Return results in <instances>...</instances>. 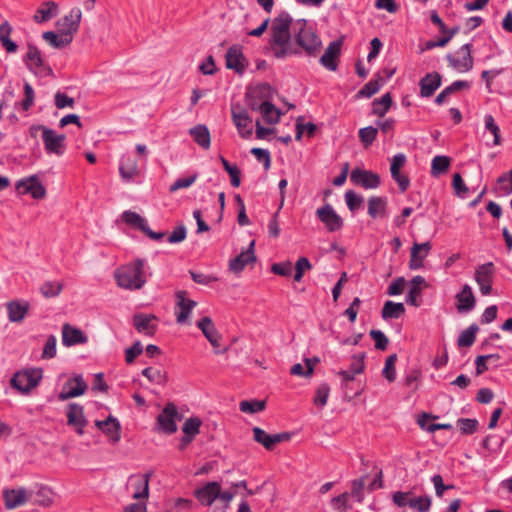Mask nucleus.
Returning <instances> with one entry per match:
<instances>
[{"label":"nucleus","mask_w":512,"mask_h":512,"mask_svg":"<svg viewBox=\"0 0 512 512\" xmlns=\"http://www.w3.org/2000/svg\"><path fill=\"white\" fill-rule=\"evenodd\" d=\"M45 150L48 154H55L62 156L65 152L66 136L64 134H57L51 128L44 129V135H42Z\"/></svg>","instance_id":"9b49d317"},{"label":"nucleus","mask_w":512,"mask_h":512,"mask_svg":"<svg viewBox=\"0 0 512 512\" xmlns=\"http://www.w3.org/2000/svg\"><path fill=\"white\" fill-rule=\"evenodd\" d=\"M152 320H157L153 314L136 313L133 316V325L139 333L153 336L157 330V325L152 324Z\"/></svg>","instance_id":"bb28decb"},{"label":"nucleus","mask_w":512,"mask_h":512,"mask_svg":"<svg viewBox=\"0 0 512 512\" xmlns=\"http://www.w3.org/2000/svg\"><path fill=\"white\" fill-rule=\"evenodd\" d=\"M252 431L254 441L261 444L266 450H273L272 434H268L260 427H253Z\"/></svg>","instance_id":"8fccbe9b"},{"label":"nucleus","mask_w":512,"mask_h":512,"mask_svg":"<svg viewBox=\"0 0 512 512\" xmlns=\"http://www.w3.org/2000/svg\"><path fill=\"white\" fill-rule=\"evenodd\" d=\"M430 20L431 22L436 25L439 29V32L445 36L452 34V38L459 33L460 26L456 25L452 28H448L447 25L444 23V21L439 16L438 12L436 10H432L430 12Z\"/></svg>","instance_id":"a18cd8bd"},{"label":"nucleus","mask_w":512,"mask_h":512,"mask_svg":"<svg viewBox=\"0 0 512 512\" xmlns=\"http://www.w3.org/2000/svg\"><path fill=\"white\" fill-rule=\"evenodd\" d=\"M29 502L33 505L49 507L53 503V492L47 486H40L36 491L29 490Z\"/></svg>","instance_id":"cd10ccee"},{"label":"nucleus","mask_w":512,"mask_h":512,"mask_svg":"<svg viewBox=\"0 0 512 512\" xmlns=\"http://www.w3.org/2000/svg\"><path fill=\"white\" fill-rule=\"evenodd\" d=\"M369 335L374 340V346L377 350L384 351L387 349L389 339L381 330L372 329Z\"/></svg>","instance_id":"0e129e2a"},{"label":"nucleus","mask_w":512,"mask_h":512,"mask_svg":"<svg viewBox=\"0 0 512 512\" xmlns=\"http://www.w3.org/2000/svg\"><path fill=\"white\" fill-rule=\"evenodd\" d=\"M5 506L7 509H14L26 502H29V490L21 487L18 489L5 490L3 493Z\"/></svg>","instance_id":"b1692460"},{"label":"nucleus","mask_w":512,"mask_h":512,"mask_svg":"<svg viewBox=\"0 0 512 512\" xmlns=\"http://www.w3.org/2000/svg\"><path fill=\"white\" fill-rule=\"evenodd\" d=\"M141 374L146 377L151 383L158 385H165L167 382V375L159 369L153 367H146L142 370Z\"/></svg>","instance_id":"09e8293b"},{"label":"nucleus","mask_w":512,"mask_h":512,"mask_svg":"<svg viewBox=\"0 0 512 512\" xmlns=\"http://www.w3.org/2000/svg\"><path fill=\"white\" fill-rule=\"evenodd\" d=\"M196 326L201 330L205 338L209 341L214 349L220 347L221 334L218 332L213 320L210 317H202L197 321ZM227 351L228 347H225L222 350H215L214 352L216 354H224Z\"/></svg>","instance_id":"6e6552de"},{"label":"nucleus","mask_w":512,"mask_h":512,"mask_svg":"<svg viewBox=\"0 0 512 512\" xmlns=\"http://www.w3.org/2000/svg\"><path fill=\"white\" fill-rule=\"evenodd\" d=\"M337 374L342 379L341 387L345 390L346 395L349 398L357 397L360 394L359 391H352V394L348 395V385H352L354 383L356 374L350 370H340Z\"/></svg>","instance_id":"4d7b16f0"},{"label":"nucleus","mask_w":512,"mask_h":512,"mask_svg":"<svg viewBox=\"0 0 512 512\" xmlns=\"http://www.w3.org/2000/svg\"><path fill=\"white\" fill-rule=\"evenodd\" d=\"M405 313V306L403 303L393 302L387 300L381 310V317L384 320L398 319Z\"/></svg>","instance_id":"4c0bfd02"},{"label":"nucleus","mask_w":512,"mask_h":512,"mask_svg":"<svg viewBox=\"0 0 512 512\" xmlns=\"http://www.w3.org/2000/svg\"><path fill=\"white\" fill-rule=\"evenodd\" d=\"M43 378L42 368H25L17 371L10 379V385L22 394L29 393L37 387Z\"/></svg>","instance_id":"20e7f679"},{"label":"nucleus","mask_w":512,"mask_h":512,"mask_svg":"<svg viewBox=\"0 0 512 512\" xmlns=\"http://www.w3.org/2000/svg\"><path fill=\"white\" fill-rule=\"evenodd\" d=\"M410 289L406 294L405 301L408 305L419 307L421 305L422 289L427 288L428 284L421 275H416L410 280Z\"/></svg>","instance_id":"4be33fe9"},{"label":"nucleus","mask_w":512,"mask_h":512,"mask_svg":"<svg viewBox=\"0 0 512 512\" xmlns=\"http://www.w3.org/2000/svg\"><path fill=\"white\" fill-rule=\"evenodd\" d=\"M289 48L297 52L290 56L305 54L308 57H316L322 49V40L315 29L294 28L293 40Z\"/></svg>","instance_id":"f03ea898"},{"label":"nucleus","mask_w":512,"mask_h":512,"mask_svg":"<svg viewBox=\"0 0 512 512\" xmlns=\"http://www.w3.org/2000/svg\"><path fill=\"white\" fill-rule=\"evenodd\" d=\"M187 291L178 290L175 292L176 298V320L178 323H184L189 318L192 310L196 307L197 302L186 297Z\"/></svg>","instance_id":"aec40b11"},{"label":"nucleus","mask_w":512,"mask_h":512,"mask_svg":"<svg viewBox=\"0 0 512 512\" xmlns=\"http://www.w3.org/2000/svg\"><path fill=\"white\" fill-rule=\"evenodd\" d=\"M350 181L364 189H376L381 185V178L379 174L365 170L360 167H355L350 173Z\"/></svg>","instance_id":"0eeeda50"},{"label":"nucleus","mask_w":512,"mask_h":512,"mask_svg":"<svg viewBox=\"0 0 512 512\" xmlns=\"http://www.w3.org/2000/svg\"><path fill=\"white\" fill-rule=\"evenodd\" d=\"M471 84L466 80H456L452 82L449 86L444 88L435 98L434 102L436 105H442L446 98L458 91L468 90L470 89Z\"/></svg>","instance_id":"2f4dec72"},{"label":"nucleus","mask_w":512,"mask_h":512,"mask_svg":"<svg viewBox=\"0 0 512 512\" xmlns=\"http://www.w3.org/2000/svg\"><path fill=\"white\" fill-rule=\"evenodd\" d=\"M317 218L325 225L329 232H336L343 228L344 221L329 203L316 210Z\"/></svg>","instance_id":"9d476101"},{"label":"nucleus","mask_w":512,"mask_h":512,"mask_svg":"<svg viewBox=\"0 0 512 512\" xmlns=\"http://www.w3.org/2000/svg\"><path fill=\"white\" fill-rule=\"evenodd\" d=\"M387 199L380 196H371L368 199L367 213L372 219L383 217L386 215Z\"/></svg>","instance_id":"473e14b6"},{"label":"nucleus","mask_w":512,"mask_h":512,"mask_svg":"<svg viewBox=\"0 0 512 512\" xmlns=\"http://www.w3.org/2000/svg\"><path fill=\"white\" fill-rule=\"evenodd\" d=\"M344 197L346 205L351 212L358 210L364 201L363 197L358 195L354 190L346 191Z\"/></svg>","instance_id":"052dcab7"},{"label":"nucleus","mask_w":512,"mask_h":512,"mask_svg":"<svg viewBox=\"0 0 512 512\" xmlns=\"http://www.w3.org/2000/svg\"><path fill=\"white\" fill-rule=\"evenodd\" d=\"M312 269V264L306 257H300L295 263V274L294 281L300 282L304 276V273Z\"/></svg>","instance_id":"69168bd1"},{"label":"nucleus","mask_w":512,"mask_h":512,"mask_svg":"<svg viewBox=\"0 0 512 512\" xmlns=\"http://www.w3.org/2000/svg\"><path fill=\"white\" fill-rule=\"evenodd\" d=\"M63 290V284L57 281H45L40 292L45 298H53L58 296Z\"/></svg>","instance_id":"603ef678"},{"label":"nucleus","mask_w":512,"mask_h":512,"mask_svg":"<svg viewBox=\"0 0 512 512\" xmlns=\"http://www.w3.org/2000/svg\"><path fill=\"white\" fill-rule=\"evenodd\" d=\"M495 266L493 262L480 265L475 271V281L478 285L493 283Z\"/></svg>","instance_id":"ea45409f"},{"label":"nucleus","mask_w":512,"mask_h":512,"mask_svg":"<svg viewBox=\"0 0 512 512\" xmlns=\"http://www.w3.org/2000/svg\"><path fill=\"white\" fill-rule=\"evenodd\" d=\"M54 102L55 106L58 109H64V108H74L75 106V100L74 98L68 96L66 93H63L61 91H57L54 95Z\"/></svg>","instance_id":"338daca9"},{"label":"nucleus","mask_w":512,"mask_h":512,"mask_svg":"<svg viewBox=\"0 0 512 512\" xmlns=\"http://www.w3.org/2000/svg\"><path fill=\"white\" fill-rule=\"evenodd\" d=\"M58 13V5L54 1L43 2L36 11L33 19L37 23L47 22Z\"/></svg>","instance_id":"72a5a7b5"},{"label":"nucleus","mask_w":512,"mask_h":512,"mask_svg":"<svg viewBox=\"0 0 512 512\" xmlns=\"http://www.w3.org/2000/svg\"><path fill=\"white\" fill-rule=\"evenodd\" d=\"M393 105V98L390 92L385 93L380 98L372 102L371 114L379 118L384 117Z\"/></svg>","instance_id":"f704fd0d"},{"label":"nucleus","mask_w":512,"mask_h":512,"mask_svg":"<svg viewBox=\"0 0 512 512\" xmlns=\"http://www.w3.org/2000/svg\"><path fill=\"white\" fill-rule=\"evenodd\" d=\"M226 68L235 71L237 74L242 75L248 64L246 57L243 54L241 45H232L225 55Z\"/></svg>","instance_id":"ddd939ff"},{"label":"nucleus","mask_w":512,"mask_h":512,"mask_svg":"<svg viewBox=\"0 0 512 512\" xmlns=\"http://www.w3.org/2000/svg\"><path fill=\"white\" fill-rule=\"evenodd\" d=\"M432 504L429 495L412 497L409 499L408 506L417 512H428Z\"/></svg>","instance_id":"de8ad7c7"},{"label":"nucleus","mask_w":512,"mask_h":512,"mask_svg":"<svg viewBox=\"0 0 512 512\" xmlns=\"http://www.w3.org/2000/svg\"><path fill=\"white\" fill-rule=\"evenodd\" d=\"M67 425L74 428L78 435L84 434V428L88 424L85 417L84 407L78 403L71 402L66 407Z\"/></svg>","instance_id":"1a4fd4ad"},{"label":"nucleus","mask_w":512,"mask_h":512,"mask_svg":"<svg viewBox=\"0 0 512 512\" xmlns=\"http://www.w3.org/2000/svg\"><path fill=\"white\" fill-rule=\"evenodd\" d=\"M182 417L174 403H167L157 416L158 430L167 435L174 434L177 431L176 420H181Z\"/></svg>","instance_id":"39448f33"},{"label":"nucleus","mask_w":512,"mask_h":512,"mask_svg":"<svg viewBox=\"0 0 512 512\" xmlns=\"http://www.w3.org/2000/svg\"><path fill=\"white\" fill-rule=\"evenodd\" d=\"M144 263L145 260L136 259L133 263L118 268L115 271L117 285L127 290L141 289L146 283Z\"/></svg>","instance_id":"7ed1b4c3"},{"label":"nucleus","mask_w":512,"mask_h":512,"mask_svg":"<svg viewBox=\"0 0 512 512\" xmlns=\"http://www.w3.org/2000/svg\"><path fill=\"white\" fill-rule=\"evenodd\" d=\"M266 402L264 400H243L239 404V409L243 413L255 414L265 409Z\"/></svg>","instance_id":"49530a36"},{"label":"nucleus","mask_w":512,"mask_h":512,"mask_svg":"<svg viewBox=\"0 0 512 512\" xmlns=\"http://www.w3.org/2000/svg\"><path fill=\"white\" fill-rule=\"evenodd\" d=\"M143 353L141 341L136 340L133 345L125 350V361L127 364L134 363L135 359Z\"/></svg>","instance_id":"774afa93"},{"label":"nucleus","mask_w":512,"mask_h":512,"mask_svg":"<svg viewBox=\"0 0 512 512\" xmlns=\"http://www.w3.org/2000/svg\"><path fill=\"white\" fill-rule=\"evenodd\" d=\"M472 48V43L462 45L456 52V54L461 55V57H455L453 54L448 53L446 55V60L449 66L458 72H468L472 70L474 66Z\"/></svg>","instance_id":"423d86ee"},{"label":"nucleus","mask_w":512,"mask_h":512,"mask_svg":"<svg viewBox=\"0 0 512 512\" xmlns=\"http://www.w3.org/2000/svg\"><path fill=\"white\" fill-rule=\"evenodd\" d=\"M263 120L270 125L277 124L280 121L282 112L271 101H263L262 109L259 111Z\"/></svg>","instance_id":"e433bc0d"},{"label":"nucleus","mask_w":512,"mask_h":512,"mask_svg":"<svg viewBox=\"0 0 512 512\" xmlns=\"http://www.w3.org/2000/svg\"><path fill=\"white\" fill-rule=\"evenodd\" d=\"M87 388L88 386L82 375H75L64 383L62 391L58 394V399L60 401H65L82 396L86 392Z\"/></svg>","instance_id":"2eb2a0df"},{"label":"nucleus","mask_w":512,"mask_h":512,"mask_svg":"<svg viewBox=\"0 0 512 512\" xmlns=\"http://www.w3.org/2000/svg\"><path fill=\"white\" fill-rule=\"evenodd\" d=\"M330 394V386L328 383H321L315 390V396L313 398L314 405L322 408L327 404L328 397Z\"/></svg>","instance_id":"864d4df0"},{"label":"nucleus","mask_w":512,"mask_h":512,"mask_svg":"<svg viewBox=\"0 0 512 512\" xmlns=\"http://www.w3.org/2000/svg\"><path fill=\"white\" fill-rule=\"evenodd\" d=\"M451 165V158L445 155H437L432 159L430 173L433 177L445 174Z\"/></svg>","instance_id":"37998d69"},{"label":"nucleus","mask_w":512,"mask_h":512,"mask_svg":"<svg viewBox=\"0 0 512 512\" xmlns=\"http://www.w3.org/2000/svg\"><path fill=\"white\" fill-rule=\"evenodd\" d=\"M201 425L202 420L199 417H190L185 421L182 427L183 434L195 438L196 435L200 433Z\"/></svg>","instance_id":"6e6d98bb"},{"label":"nucleus","mask_w":512,"mask_h":512,"mask_svg":"<svg viewBox=\"0 0 512 512\" xmlns=\"http://www.w3.org/2000/svg\"><path fill=\"white\" fill-rule=\"evenodd\" d=\"M121 219L127 225L131 226L134 229H138L141 232H143L148 225L147 220L145 218H143L140 214L130 210L124 211L121 215Z\"/></svg>","instance_id":"a19ab883"},{"label":"nucleus","mask_w":512,"mask_h":512,"mask_svg":"<svg viewBox=\"0 0 512 512\" xmlns=\"http://www.w3.org/2000/svg\"><path fill=\"white\" fill-rule=\"evenodd\" d=\"M459 313L469 312L475 308L476 298L470 285L465 284L455 296Z\"/></svg>","instance_id":"393cba45"},{"label":"nucleus","mask_w":512,"mask_h":512,"mask_svg":"<svg viewBox=\"0 0 512 512\" xmlns=\"http://www.w3.org/2000/svg\"><path fill=\"white\" fill-rule=\"evenodd\" d=\"M81 17L82 13L79 8L75 7L71 9L69 15L63 18V26L65 27L63 31H71V35L73 36L79 29Z\"/></svg>","instance_id":"79ce46f5"},{"label":"nucleus","mask_w":512,"mask_h":512,"mask_svg":"<svg viewBox=\"0 0 512 512\" xmlns=\"http://www.w3.org/2000/svg\"><path fill=\"white\" fill-rule=\"evenodd\" d=\"M220 493V483L217 481L207 482L203 487L194 491L195 498L203 506H211Z\"/></svg>","instance_id":"412c9836"},{"label":"nucleus","mask_w":512,"mask_h":512,"mask_svg":"<svg viewBox=\"0 0 512 512\" xmlns=\"http://www.w3.org/2000/svg\"><path fill=\"white\" fill-rule=\"evenodd\" d=\"M16 189L20 194H30L36 200L42 199L46 195V189L37 175H31L28 178L17 181Z\"/></svg>","instance_id":"dca6fc26"},{"label":"nucleus","mask_w":512,"mask_h":512,"mask_svg":"<svg viewBox=\"0 0 512 512\" xmlns=\"http://www.w3.org/2000/svg\"><path fill=\"white\" fill-rule=\"evenodd\" d=\"M292 16L285 10H282L277 17L272 20L271 38L269 46L276 59H285L296 51H291L289 46L293 40L291 33Z\"/></svg>","instance_id":"f257e3e1"},{"label":"nucleus","mask_w":512,"mask_h":512,"mask_svg":"<svg viewBox=\"0 0 512 512\" xmlns=\"http://www.w3.org/2000/svg\"><path fill=\"white\" fill-rule=\"evenodd\" d=\"M418 85L420 88L419 96L429 98L441 87L442 75L436 71L429 72L419 80Z\"/></svg>","instance_id":"a211bd4d"},{"label":"nucleus","mask_w":512,"mask_h":512,"mask_svg":"<svg viewBox=\"0 0 512 512\" xmlns=\"http://www.w3.org/2000/svg\"><path fill=\"white\" fill-rule=\"evenodd\" d=\"M255 240H252L245 251L229 261V270L235 274L241 273L250 263H255L257 258L254 252Z\"/></svg>","instance_id":"6ab92c4d"},{"label":"nucleus","mask_w":512,"mask_h":512,"mask_svg":"<svg viewBox=\"0 0 512 512\" xmlns=\"http://www.w3.org/2000/svg\"><path fill=\"white\" fill-rule=\"evenodd\" d=\"M8 319L10 322L19 323L27 315L30 305L25 300H12L6 304Z\"/></svg>","instance_id":"a878e982"},{"label":"nucleus","mask_w":512,"mask_h":512,"mask_svg":"<svg viewBox=\"0 0 512 512\" xmlns=\"http://www.w3.org/2000/svg\"><path fill=\"white\" fill-rule=\"evenodd\" d=\"M88 341L87 335L79 328L65 323L62 327V344L65 347H72L85 344Z\"/></svg>","instance_id":"5701e85b"},{"label":"nucleus","mask_w":512,"mask_h":512,"mask_svg":"<svg viewBox=\"0 0 512 512\" xmlns=\"http://www.w3.org/2000/svg\"><path fill=\"white\" fill-rule=\"evenodd\" d=\"M343 39L339 38L329 43L323 55L320 57V64L329 71H336L338 68L339 59L341 56V49Z\"/></svg>","instance_id":"f8f14e48"},{"label":"nucleus","mask_w":512,"mask_h":512,"mask_svg":"<svg viewBox=\"0 0 512 512\" xmlns=\"http://www.w3.org/2000/svg\"><path fill=\"white\" fill-rule=\"evenodd\" d=\"M378 134V128L367 126L358 131V137L362 145L367 148L373 144Z\"/></svg>","instance_id":"3c124183"},{"label":"nucleus","mask_w":512,"mask_h":512,"mask_svg":"<svg viewBox=\"0 0 512 512\" xmlns=\"http://www.w3.org/2000/svg\"><path fill=\"white\" fill-rule=\"evenodd\" d=\"M42 38L57 49L64 48L73 41L71 31H62L60 35L54 31H46L42 34Z\"/></svg>","instance_id":"c756f323"},{"label":"nucleus","mask_w":512,"mask_h":512,"mask_svg":"<svg viewBox=\"0 0 512 512\" xmlns=\"http://www.w3.org/2000/svg\"><path fill=\"white\" fill-rule=\"evenodd\" d=\"M302 117H298L297 120H296V134H295V139L297 141H299L301 138H302V135H303V132L304 130H306L307 134L309 137H312L316 130H317V126L312 123V122H308L306 124H302Z\"/></svg>","instance_id":"680f3d73"},{"label":"nucleus","mask_w":512,"mask_h":512,"mask_svg":"<svg viewBox=\"0 0 512 512\" xmlns=\"http://www.w3.org/2000/svg\"><path fill=\"white\" fill-rule=\"evenodd\" d=\"M27 48L28 51L23 57V61L26 63L27 68L34 72V67H36L41 69L45 76H52L53 70L50 65L45 64L41 51L38 47L32 43H28Z\"/></svg>","instance_id":"4468645a"},{"label":"nucleus","mask_w":512,"mask_h":512,"mask_svg":"<svg viewBox=\"0 0 512 512\" xmlns=\"http://www.w3.org/2000/svg\"><path fill=\"white\" fill-rule=\"evenodd\" d=\"M152 473L148 472L140 475L134 483L135 491L132 495L133 499H147L149 496V480Z\"/></svg>","instance_id":"58836bf2"},{"label":"nucleus","mask_w":512,"mask_h":512,"mask_svg":"<svg viewBox=\"0 0 512 512\" xmlns=\"http://www.w3.org/2000/svg\"><path fill=\"white\" fill-rule=\"evenodd\" d=\"M397 361V354L389 355L385 360V365L382 370V376L387 379L390 383L396 379V368L395 364Z\"/></svg>","instance_id":"5fc2aeb1"},{"label":"nucleus","mask_w":512,"mask_h":512,"mask_svg":"<svg viewBox=\"0 0 512 512\" xmlns=\"http://www.w3.org/2000/svg\"><path fill=\"white\" fill-rule=\"evenodd\" d=\"M485 128L490 131L493 136V145L501 144L500 128L496 124L494 117L491 114H487L484 117Z\"/></svg>","instance_id":"bf43d9fd"},{"label":"nucleus","mask_w":512,"mask_h":512,"mask_svg":"<svg viewBox=\"0 0 512 512\" xmlns=\"http://www.w3.org/2000/svg\"><path fill=\"white\" fill-rule=\"evenodd\" d=\"M457 426L464 435H471L477 431L479 422L477 419L471 418H459L457 420Z\"/></svg>","instance_id":"13d9d810"},{"label":"nucleus","mask_w":512,"mask_h":512,"mask_svg":"<svg viewBox=\"0 0 512 512\" xmlns=\"http://www.w3.org/2000/svg\"><path fill=\"white\" fill-rule=\"evenodd\" d=\"M250 153L256 158L258 162L263 164L265 170H268L271 166V154L270 151L264 148L254 147Z\"/></svg>","instance_id":"e2e57ef3"},{"label":"nucleus","mask_w":512,"mask_h":512,"mask_svg":"<svg viewBox=\"0 0 512 512\" xmlns=\"http://www.w3.org/2000/svg\"><path fill=\"white\" fill-rule=\"evenodd\" d=\"M385 84L384 77L379 72L374 74L373 79L367 82L356 94V99L371 98Z\"/></svg>","instance_id":"c85d7f7f"},{"label":"nucleus","mask_w":512,"mask_h":512,"mask_svg":"<svg viewBox=\"0 0 512 512\" xmlns=\"http://www.w3.org/2000/svg\"><path fill=\"white\" fill-rule=\"evenodd\" d=\"M246 92L248 95H252L254 98L263 101H271L276 89L269 83H258L255 86L249 85Z\"/></svg>","instance_id":"7c9ffc66"},{"label":"nucleus","mask_w":512,"mask_h":512,"mask_svg":"<svg viewBox=\"0 0 512 512\" xmlns=\"http://www.w3.org/2000/svg\"><path fill=\"white\" fill-rule=\"evenodd\" d=\"M479 331V326L476 323L471 324L468 328L463 330L457 340L459 347H471L476 340V334Z\"/></svg>","instance_id":"c03bdc74"},{"label":"nucleus","mask_w":512,"mask_h":512,"mask_svg":"<svg viewBox=\"0 0 512 512\" xmlns=\"http://www.w3.org/2000/svg\"><path fill=\"white\" fill-rule=\"evenodd\" d=\"M193 140L203 149H208L211 145V137L209 129L206 125L197 124L189 131Z\"/></svg>","instance_id":"c9c22d12"},{"label":"nucleus","mask_w":512,"mask_h":512,"mask_svg":"<svg viewBox=\"0 0 512 512\" xmlns=\"http://www.w3.org/2000/svg\"><path fill=\"white\" fill-rule=\"evenodd\" d=\"M231 113L233 123L236 126L239 135L243 138H249L253 133V126L252 118L249 116L248 112L240 106H233Z\"/></svg>","instance_id":"f3484780"}]
</instances>
